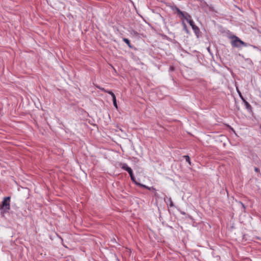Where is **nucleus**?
I'll return each mask as SVG.
<instances>
[{
  "instance_id": "nucleus-1",
  "label": "nucleus",
  "mask_w": 261,
  "mask_h": 261,
  "mask_svg": "<svg viewBox=\"0 0 261 261\" xmlns=\"http://www.w3.org/2000/svg\"><path fill=\"white\" fill-rule=\"evenodd\" d=\"M231 44L232 46L236 47H240L242 46H247L248 44L244 41H242L239 37L233 36L232 37V40L231 41ZM249 45L252 46L253 48H256L255 46L251 45L249 44Z\"/></svg>"
},
{
  "instance_id": "nucleus-2",
  "label": "nucleus",
  "mask_w": 261,
  "mask_h": 261,
  "mask_svg": "<svg viewBox=\"0 0 261 261\" xmlns=\"http://www.w3.org/2000/svg\"><path fill=\"white\" fill-rule=\"evenodd\" d=\"M10 197H4L2 204L0 205V210L3 213H7L10 209Z\"/></svg>"
},
{
  "instance_id": "nucleus-3",
  "label": "nucleus",
  "mask_w": 261,
  "mask_h": 261,
  "mask_svg": "<svg viewBox=\"0 0 261 261\" xmlns=\"http://www.w3.org/2000/svg\"><path fill=\"white\" fill-rule=\"evenodd\" d=\"M192 29L193 30L196 36L199 37L200 34V31L199 28L195 25V26H193Z\"/></svg>"
},
{
  "instance_id": "nucleus-4",
  "label": "nucleus",
  "mask_w": 261,
  "mask_h": 261,
  "mask_svg": "<svg viewBox=\"0 0 261 261\" xmlns=\"http://www.w3.org/2000/svg\"><path fill=\"white\" fill-rule=\"evenodd\" d=\"M243 101L244 103L246 109L249 112L251 111H252L251 106L245 99L243 100Z\"/></svg>"
},
{
  "instance_id": "nucleus-5",
  "label": "nucleus",
  "mask_w": 261,
  "mask_h": 261,
  "mask_svg": "<svg viewBox=\"0 0 261 261\" xmlns=\"http://www.w3.org/2000/svg\"><path fill=\"white\" fill-rule=\"evenodd\" d=\"M182 18H184L187 21L191 20V16L187 12L184 13V16H181Z\"/></svg>"
},
{
  "instance_id": "nucleus-6",
  "label": "nucleus",
  "mask_w": 261,
  "mask_h": 261,
  "mask_svg": "<svg viewBox=\"0 0 261 261\" xmlns=\"http://www.w3.org/2000/svg\"><path fill=\"white\" fill-rule=\"evenodd\" d=\"M119 166L123 169L127 171L128 169H129L130 167H128L126 163H120Z\"/></svg>"
},
{
  "instance_id": "nucleus-7",
  "label": "nucleus",
  "mask_w": 261,
  "mask_h": 261,
  "mask_svg": "<svg viewBox=\"0 0 261 261\" xmlns=\"http://www.w3.org/2000/svg\"><path fill=\"white\" fill-rule=\"evenodd\" d=\"M112 100H113V105H114V107L116 109H118V106H117V101H116V96H115V95H113Z\"/></svg>"
},
{
  "instance_id": "nucleus-8",
  "label": "nucleus",
  "mask_w": 261,
  "mask_h": 261,
  "mask_svg": "<svg viewBox=\"0 0 261 261\" xmlns=\"http://www.w3.org/2000/svg\"><path fill=\"white\" fill-rule=\"evenodd\" d=\"M236 86V89H237V91L240 97V98H241V99L243 100V99H244L245 98L243 97V96H242V94H241V92H240V91L239 90V88H238V86L237 85V84H236L235 85Z\"/></svg>"
},
{
  "instance_id": "nucleus-9",
  "label": "nucleus",
  "mask_w": 261,
  "mask_h": 261,
  "mask_svg": "<svg viewBox=\"0 0 261 261\" xmlns=\"http://www.w3.org/2000/svg\"><path fill=\"white\" fill-rule=\"evenodd\" d=\"M175 10H176L177 13L180 15V16H184V12H182L180 10V9L179 8H178L177 7H175Z\"/></svg>"
},
{
  "instance_id": "nucleus-10",
  "label": "nucleus",
  "mask_w": 261,
  "mask_h": 261,
  "mask_svg": "<svg viewBox=\"0 0 261 261\" xmlns=\"http://www.w3.org/2000/svg\"><path fill=\"white\" fill-rule=\"evenodd\" d=\"M123 41L125 43H126L127 44V45H128L130 48H132V46H131V45H130V41H129V40L128 39H127V38H123Z\"/></svg>"
},
{
  "instance_id": "nucleus-11",
  "label": "nucleus",
  "mask_w": 261,
  "mask_h": 261,
  "mask_svg": "<svg viewBox=\"0 0 261 261\" xmlns=\"http://www.w3.org/2000/svg\"><path fill=\"white\" fill-rule=\"evenodd\" d=\"M182 25H183V27H184V31L187 33L188 34L189 33V30L187 28V25L185 23V22L184 21H182Z\"/></svg>"
},
{
  "instance_id": "nucleus-12",
  "label": "nucleus",
  "mask_w": 261,
  "mask_h": 261,
  "mask_svg": "<svg viewBox=\"0 0 261 261\" xmlns=\"http://www.w3.org/2000/svg\"><path fill=\"white\" fill-rule=\"evenodd\" d=\"M138 186H140V187H144L147 189H148L149 190H151V189L152 190H154V189L153 188V187H148L145 185H142L141 184H138Z\"/></svg>"
},
{
  "instance_id": "nucleus-13",
  "label": "nucleus",
  "mask_w": 261,
  "mask_h": 261,
  "mask_svg": "<svg viewBox=\"0 0 261 261\" xmlns=\"http://www.w3.org/2000/svg\"><path fill=\"white\" fill-rule=\"evenodd\" d=\"M184 158L185 159L186 161L189 163V165H191L190 156L189 155H184Z\"/></svg>"
},
{
  "instance_id": "nucleus-14",
  "label": "nucleus",
  "mask_w": 261,
  "mask_h": 261,
  "mask_svg": "<svg viewBox=\"0 0 261 261\" xmlns=\"http://www.w3.org/2000/svg\"><path fill=\"white\" fill-rule=\"evenodd\" d=\"M102 91H105V92H107V93H109V94H110L112 96V97H113V95H115V94H114V93H113L112 91H109V90H105V89H104L103 88H102Z\"/></svg>"
},
{
  "instance_id": "nucleus-15",
  "label": "nucleus",
  "mask_w": 261,
  "mask_h": 261,
  "mask_svg": "<svg viewBox=\"0 0 261 261\" xmlns=\"http://www.w3.org/2000/svg\"><path fill=\"white\" fill-rule=\"evenodd\" d=\"M127 171L128 172V173L130 175V177L134 175L133 171L130 168L129 169H128Z\"/></svg>"
},
{
  "instance_id": "nucleus-16",
  "label": "nucleus",
  "mask_w": 261,
  "mask_h": 261,
  "mask_svg": "<svg viewBox=\"0 0 261 261\" xmlns=\"http://www.w3.org/2000/svg\"><path fill=\"white\" fill-rule=\"evenodd\" d=\"M127 171L128 172V173L130 175V177L134 175L133 171L130 168L129 169H128Z\"/></svg>"
},
{
  "instance_id": "nucleus-17",
  "label": "nucleus",
  "mask_w": 261,
  "mask_h": 261,
  "mask_svg": "<svg viewBox=\"0 0 261 261\" xmlns=\"http://www.w3.org/2000/svg\"><path fill=\"white\" fill-rule=\"evenodd\" d=\"M188 22L189 23L190 25L192 27V28H193V26H195V24H194V21L192 19L189 20Z\"/></svg>"
},
{
  "instance_id": "nucleus-18",
  "label": "nucleus",
  "mask_w": 261,
  "mask_h": 261,
  "mask_svg": "<svg viewBox=\"0 0 261 261\" xmlns=\"http://www.w3.org/2000/svg\"><path fill=\"white\" fill-rule=\"evenodd\" d=\"M130 178H131V179L132 180V181H133V182H134L136 185H138V184H139V182H137L135 180V178L134 175L130 177Z\"/></svg>"
},
{
  "instance_id": "nucleus-19",
  "label": "nucleus",
  "mask_w": 261,
  "mask_h": 261,
  "mask_svg": "<svg viewBox=\"0 0 261 261\" xmlns=\"http://www.w3.org/2000/svg\"><path fill=\"white\" fill-rule=\"evenodd\" d=\"M170 206H171V207H173V206H174L173 203V202L172 201V200H171V198L170 199Z\"/></svg>"
},
{
  "instance_id": "nucleus-20",
  "label": "nucleus",
  "mask_w": 261,
  "mask_h": 261,
  "mask_svg": "<svg viewBox=\"0 0 261 261\" xmlns=\"http://www.w3.org/2000/svg\"><path fill=\"white\" fill-rule=\"evenodd\" d=\"M254 170L256 172H258L259 171V169L258 168H257V167H255Z\"/></svg>"
},
{
  "instance_id": "nucleus-21",
  "label": "nucleus",
  "mask_w": 261,
  "mask_h": 261,
  "mask_svg": "<svg viewBox=\"0 0 261 261\" xmlns=\"http://www.w3.org/2000/svg\"><path fill=\"white\" fill-rule=\"evenodd\" d=\"M240 203L242 205V207L245 209V207L244 204L243 203H242V202H240Z\"/></svg>"
},
{
  "instance_id": "nucleus-22",
  "label": "nucleus",
  "mask_w": 261,
  "mask_h": 261,
  "mask_svg": "<svg viewBox=\"0 0 261 261\" xmlns=\"http://www.w3.org/2000/svg\"><path fill=\"white\" fill-rule=\"evenodd\" d=\"M174 69L173 67H170V70H173Z\"/></svg>"
}]
</instances>
